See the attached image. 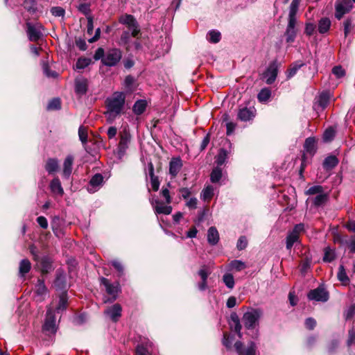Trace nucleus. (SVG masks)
<instances>
[{
    "mask_svg": "<svg viewBox=\"0 0 355 355\" xmlns=\"http://www.w3.org/2000/svg\"><path fill=\"white\" fill-rule=\"evenodd\" d=\"M132 36L131 33L129 31L123 32L121 38H120V44L126 46L127 49H132V46L130 44V37Z\"/></svg>",
    "mask_w": 355,
    "mask_h": 355,
    "instance_id": "nucleus-37",
    "label": "nucleus"
},
{
    "mask_svg": "<svg viewBox=\"0 0 355 355\" xmlns=\"http://www.w3.org/2000/svg\"><path fill=\"white\" fill-rule=\"evenodd\" d=\"M304 148L306 153L315 154L317 149V141L314 137H309L305 140Z\"/></svg>",
    "mask_w": 355,
    "mask_h": 355,
    "instance_id": "nucleus-22",
    "label": "nucleus"
},
{
    "mask_svg": "<svg viewBox=\"0 0 355 355\" xmlns=\"http://www.w3.org/2000/svg\"><path fill=\"white\" fill-rule=\"evenodd\" d=\"M214 195V188L211 185L206 186L200 193V198L203 201H210Z\"/></svg>",
    "mask_w": 355,
    "mask_h": 355,
    "instance_id": "nucleus-25",
    "label": "nucleus"
},
{
    "mask_svg": "<svg viewBox=\"0 0 355 355\" xmlns=\"http://www.w3.org/2000/svg\"><path fill=\"white\" fill-rule=\"evenodd\" d=\"M230 327L232 329V330L234 331L239 338H242V334H241V324L240 323V320L238 317V315L236 314V313H232L231 314V316H230Z\"/></svg>",
    "mask_w": 355,
    "mask_h": 355,
    "instance_id": "nucleus-20",
    "label": "nucleus"
},
{
    "mask_svg": "<svg viewBox=\"0 0 355 355\" xmlns=\"http://www.w3.org/2000/svg\"><path fill=\"white\" fill-rule=\"evenodd\" d=\"M121 311L122 308L121 305L115 304L107 309L105 311V314H106L113 322H117L121 316Z\"/></svg>",
    "mask_w": 355,
    "mask_h": 355,
    "instance_id": "nucleus-16",
    "label": "nucleus"
},
{
    "mask_svg": "<svg viewBox=\"0 0 355 355\" xmlns=\"http://www.w3.org/2000/svg\"><path fill=\"white\" fill-rule=\"evenodd\" d=\"M92 60L90 58H79L76 64V67L78 69H83L87 66H89L91 63Z\"/></svg>",
    "mask_w": 355,
    "mask_h": 355,
    "instance_id": "nucleus-46",
    "label": "nucleus"
},
{
    "mask_svg": "<svg viewBox=\"0 0 355 355\" xmlns=\"http://www.w3.org/2000/svg\"><path fill=\"white\" fill-rule=\"evenodd\" d=\"M304 65L303 62H295L286 71L287 79L293 77L297 71Z\"/></svg>",
    "mask_w": 355,
    "mask_h": 355,
    "instance_id": "nucleus-35",
    "label": "nucleus"
},
{
    "mask_svg": "<svg viewBox=\"0 0 355 355\" xmlns=\"http://www.w3.org/2000/svg\"><path fill=\"white\" fill-rule=\"evenodd\" d=\"M330 100V95L327 92L322 93L317 102L314 104L313 107L315 110H324L329 104Z\"/></svg>",
    "mask_w": 355,
    "mask_h": 355,
    "instance_id": "nucleus-18",
    "label": "nucleus"
},
{
    "mask_svg": "<svg viewBox=\"0 0 355 355\" xmlns=\"http://www.w3.org/2000/svg\"><path fill=\"white\" fill-rule=\"evenodd\" d=\"M352 8L351 0H337L335 3V17L340 20Z\"/></svg>",
    "mask_w": 355,
    "mask_h": 355,
    "instance_id": "nucleus-8",
    "label": "nucleus"
},
{
    "mask_svg": "<svg viewBox=\"0 0 355 355\" xmlns=\"http://www.w3.org/2000/svg\"><path fill=\"white\" fill-rule=\"evenodd\" d=\"M151 205H153L155 212L157 214H166L168 215L172 212V207L170 205H164L155 197H153L150 200Z\"/></svg>",
    "mask_w": 355,
    "mask_h": 355,
    "instance_id": "nucleus-13",
    "label": "nucleus"
},
{
    "mask_svg": "<svg viewBox=\"0 0 355 355\" xmlns=\"http://www.w3.org/2000/svg\"><path fill=\"white\" fill-rule=\"evenodd\" d=\"M355 341V327H352L348 332L347 345L350 347Z\"/></svg>",
    "mask_w": 355,
    "mask_h": 355,
    "instance_id": "nucleus-57",
    "label": "nucleus"
},
{
    "mask_svg": "<svg viewBox=\"0 0 355 355\" xmlns=\"http://www.w3.org/2000/svg\"><path fill=\"white\" fill-rule=\"evenodd\" d=\"M222 178V170L219 166L214 168L210 174V180L212 183H217Z\"/></svg>",
    "mask_w": 355,
    "mask_h": 355,
    "instance_id": "nucleus-36",
    "label": "nucleus"
},
{
    "mask_svg": "<svg viewBox=\"0 0 355 355\" xmlns=\"http://www.w3.org/2000/svg\"><path fill=\"white\" fill-rule=\"evenodd\" d=\"M147 102L145 100H138L137 101L132 107V110L135 114L139 115L141 114L146 108Z\"/></svg>",
    "mask_w": 355,
    "mask_h": 355,
    "instance_id": "nucleus-27",
    "label": "nucleus"
},
{
    "mask_svg": "<svg viewBox=\"0 0 355 355\" xmlns=\"http://www.w3.org/2000/svg\"><path fill=\"white\" fill-rule=\"evenodd\" d=\"M338 279L340 282H341L344 285H347L349 282V279L348 278L345 268L343 266H340L338 272Z\"/></svg>",
    "mask_w": 355,
    "mask_h": 355,
    "instance_id": "nucleus-39",
    "label": "nucleus"
},
{
    "mask_svg": "<svg viewBox=\"0 0 355 355\" xmlns=\"http://www.w3.org/2000/svg\"><path fill=\"white\" fill-rule=\"evenodd\" d=\"M279 69V64L275 60L272 61L267 67L266 70L262 74V78L268 85L272 84L277 76Z\"/></svg>",
    "mask_w": 355,
    "mask_h": 355,
    "instance_id": "nucleus-7",
    "label": "nucleus"
},
{
    "mask_svg": "<svg viewBox=\"0 0 355 355\" xmlns=\"http://www.w3.org/2000/svg\"><path fill=\"white\" fill-rule=\"evenodd\" d=\"M308 298L310 300L324 302L329 299V293L324 288L318 287L317 288L309 291L308 293Z\"/></svg>",
    "mask_w": 355,
    "mask_h": 355,
    "instance_id": "nucleus-9",
    "label": "nucleus"
},
{
    "mask_svg": "<svg viewBox=\"0 0 355 355\" xmlns=\"http://www.w3.org/2000/svg\"><path fill=\"white\" fill-rule=\"evenodd\" d=\"M42 68H43V71H44V74L47 77L55 78L58 76L56 72L51 71L49 70V67L47 64H44Z\"/></svg>",
    "mask_w": 355,
    "mask_h": 355,
    "instance_id": "nucleus-61",
    "label": "nucleus"
},
{
    "mask_svg": "<svg viewBox=\"0 0 355 355\" xmlns=\"http://www.w3.org/2000/svg\"><path fill=\"white\" fill-rule=\"evenodd\" d=\"M87 128L84 125H80L78 128V137L81 142L85 144L87 141Z\"/></svg>",
    "mask_w": 355,
    "mask_h": 355,
    "instance_id": "nucleus-44",
    "label": "nucleus"
},
{
    "mask_svg": "<svg viewBox=\"0 0 355 355\" xmlns=\"http://www.w3.org/2000/svg\"><path fill=\"white\" fill-rule=\"evenodd\" d=\"M286 36L287 42H293L296 36L295 28H287L286 31Z\"/></svg>",
    "mask_w": 355,
    "mask_h": 355,
    "instance_id": "nucleus-53",
    "label": "nucleus"
},
{
    "mask_svg": "<svg viewBox=\"0 0 355 355\" xmlns=\"http://www.w3.org/2000/svg\"><path fill=\"white\" fill-rule=\"evenodd\" d=\"M182 166L180 157H173L170 162L169 172L170 174L175 177L180 171Z\"/></svg>",
    "mask_w": 355,
    "mask_h": 355,
    "instance_id": "nucleus-21",
    "label": "nucleus"
},
{
    "mask_svg": "<svg viewBox=\"0 0 355 355\" xmlns=\"http://www.w3.org/2000/svg\"><path fill=\"white\" fill-rule=\"evenodd\" d=\"M230 269L232 270L241 271L246 268L245 263L240 260H233L230 263Z\"/></svg>",
    "mask_w": 355,
    "mask_h": 355,
    "instance_id": "nucleus-38",
    "label": "nucleus"
},
{
    "mask_svg": "<svg viewBox=\"0 0 355 355\" xmlns=\"http://www.w3.org/2000/svg\"><path fill=\"white\" fill-rule=\"evenodd\" d=\"M248 244L247 239L245 236H241L237 242V248L240 250H243L246 248Z\"/></svg>",
    "mask_w": 355,
    "mask_h": 355,
    "instance_id": "nucleus-62",
    "label": "nucleus"
},
{
    "mask_svg": "<svg viewBox=\"0 0 355 355\" xmlns=\"http://www.w3.org/2000/svg\"><path fill=\"white\" fill-rule=\"evenodd\" d=\"M51 12L55 17H62L64 15V10L61 7L56 6L51 8Z\"/></svg>",
    "mask_w": 355,
    "mask_h": 355,
    "instance_id": "nucleus-58",
    "label": "nucleus"
},
{
    "mask_svg": "<svg viewBox=\"0 0 355 355\" xmlns=\"http://www.w3.org/2000/svg\"><path fill=\"white\" fill-rule=\"evenodd\" d=\"M46 170L49 173H53L58 171V162L57 159L54 158H50L48 159L46 166Z\"/></svg>",
    "mask_w": 355,
    "mask_h": 355,
    "instance_id": "nucleus-34",
    "label": "nucleus"
},
{
    "mask_svg": "<svg viewBox=\"0 0 355 355\" xmlns=\"http://www.w3.org/2000/svg\"><path fill=\"white\" fill-rule=\"evenodd\" d=\"M60 107V101L59 98L52 99L47 105V110H58Z\"/></svg>",
    "mask_w": 355,
    "mask_h": 355,
    "instance_id": "nucleus-54",
    "label": "nucleus"
},
{
    "mask_svg": "<svg viewBox=\"0 0 355 355\" xmlns=\"http://www.w3.org/2000/svg\"><path fill=\"white\" fill-rule=\"evenodd\" d=\"M35 298L37 302H42L48 295V289L44 279H38L34 289Z\"/></svg>",
    "mask_w": 355,
    "mask_h": 355,
    "instance_id": "nucleus-10",
    "label": "nucleus"
},
{
    "mask_svg": "<svg viewBox=\"0 0 355 355\" xmlns=\"http://www.w3.org/2000/svg\"><path fill=\"white\" fill-rule=\"evenodd\" d=\"M335 259V252L333 249L327 247L324 249V261L331 262Z\"/></svg>",
    "mask_w": 355,
    "mask_h": 355,
    "instance_id": "nucleus-47",
    "label": "nucleus"
},
{
    "mask_svg": "<svg viewBox=\"0 0 355 355\" xmlns=\"http://www.w3.org/2000/svg\"><path fill=\"white\" fill-rule=\"evenodd\" d=\"M31 268V263L30 261L27 259H22L19 263V275L20 277H24L26 275Z\"/></svg>",
    "mask_w": 355,
    "mask_h": 355,
    "instance_id": "nucleus-26",
    "label": "nucleus"
},
{
    "mask_svg": "<svg viewBox=\"0 0 355 355\" xmlns=\"http://www.w3.org/2000/svg\"><path fill=\"white\" fill-rule=\"evenodd\" d=\"M219 240V234L218 230L214 227H211L207 232V241L211 245H216Z\"/></svg>",
    "mask_w": 355,
    "mask_h": 355,
    "instance_id": "nucleus-24",
    "label": "nucleus"
},
{
    "mask_svg": "<svg viewBox=\"0 0 355 355\" xmlns=\"http://www.w3.org/2000/svg\"><path fill=\"white\" fill-rule=\"evenodd\" d=\"M141 161H142V162H147L148 163L147 166L145 168L146 174L149 175V177L154 176L155 175V174H154V168H153V165L152 162L148 160L147 157H146V159H144V157L141 159Z\"/></svg>",
    "mask_w": 355,
    "mask_h": 355,
    "instance_id": "nucleus-50",
    "label": "nucleus"
},
{
    "mask_svg": "<svg viewBox=\"0 0 355 355\" xmlns=\"http://www.w3.org/2000/svg\"><path fill=\"white\" fill-rule=\"evenodd\" d=\"M234 347L239 355H259L257 349V345L254 342L248 343L247 347H243V344L241 341H236Z\"/></svg>",
    "mask_w": 355,
    "mask_h": 355,
    "instance_id": "nucleus-6",
    "label": "nucleus"
},
{
    "mask_svg": "<svg viewBox=\"0 0 355 355\" xmlns=\"http://www.w3.org/2000/svg\"><path fill=\"white\" fill-rule=\"evenodd\" d=\"M50 189L54 195L62 196L64 193V190L62 187L61 182L58 178H54L50 183Z\"/></svg>",
    "mask_w": 355,
    "mask_h": 355,
    "instance_id": "nucleus-23",
    "label": "nucleus"
},
{
    "mask_svg": "<svg viewBox=\"0 0 355 355\" xmlns=\"http://www.w3.org/2000/svg\"><path fill=\"white\" fill-rule=\"evenodd\" d=\"M299 236L295 233L291 232L288 233L286 237V248L291 250L293 246L294 243L297 242Z\"/></svg>",
    "mask_w": 355,
    "mask_h": 355,
    "instance_id": "nucleus-41",
    "label": "nucleus"
},
{
    "mask_svg": "<svg viewBox=\"0 0 355 355\" xmlns=\"http://www.w3.org/2000/svg\"><path fill=\"white\" fill-rule=\"evenodd\" d=\"M343 26L345 36L347 37L350 33L353 28L352 21L349 19H347L346 20L344 21Z\"/></svg>",
    "mask_w": 355,
    "mask_h": 355,
    "instance_id": "nucleus-55",
    "label": "nucleus"
},
{
    "mask_svg": "<svg viewBox=\"0 0 355 355\" xmlns=\"http://www.w3.org/2000/svg\"><path fill=\"white\" fill-rule=\"evenodd\" d=\"M223 282L225 284V286L230 289H232L234 287V279L233 275L230 273H225L223 276Z\"/></svg>",
    "mask_w": 355,
    "mask_h": 355,
    "instance_id": "nucleus-43",
    "label": "nucleus"
},
{
    "mask_svg": "<svg viewBox=\"0 0 355 355\" xmlns=\"http://www.w3.org/2000/svg\"><path fill=\"white\" fill-rule=\"evenodd\" d=\"M300 5V0H293L289 8L288 16L296 17Z\"/></svg>",
    "mask_w": 355,
    "mask_h": 355,
    "instance_id": "nucleus-49",
    "label": "nucleus"
},
{
    "mask_svg": "<svg viewBox=\"0 0 355 355\" xmlns=\"http://www.w3.org/2000/svg\"><path fill=\"white\" fill-rule=\"evenodd\" d=\"M103 176L101 173H96L92 176L87 186V191L91 193H95L103 185Z\"/></svg>",
    "mask_w": 355,
    "mask_h": 355,
    "instance_id": "nucleus-14",
    "label": "nucleus"
},
{
    "mask_svg": "<svg viewBox=\"0 0 355 355\" xmlns=\"http://www.w3.org/2000/svg\"><path fill=\"white\" fill-rule=\"evenodd\" d=\"M73 157H67L64 162L63 174L66 178L69 177L72 171Z\"/></svg>",
    "mask_w": 355,
    "mask_h": 355,
    "instance_id": "nucleus-32",
    "label": "nucleus"
},
{
    "mask_svg": "<svg viewBox=\"0 0 355 355\" xmlns=\"http://www.w3.org/2000/svg\"><path fill=\"white\" fill-rule=\"evenodd\" d=\"M43 330L49 333H55L56 331L55 318L51 307H49L47 309Z\"/></svg>",
    "mask_w": 355,
    "mask_h": 355,
    "instance_id": "nucleus-11",
    "label": "nucleus"
},
{
    "mask_svg": "<svg viewBox=\"0 0 355 355\" xmlns=\"http://www.w3.org/2000/svg\"><path fill=\"white\" fill-rule=\"evenodd\" d=\"M271 96V91L268 88L262 89L258 94L257 98L261 103L266 102Z\"/></svg>",
    "mask_w": 355,
    "mask_h": 355,
    "instance_id": "nucleus-40",
    "label": "nucleus"
},
{
    "mask_svg": "<svg viewBox=\"0 0 355 355\" xmlns=\"http://www.w3.org/2000/svg\"><path fill=\"white\" fill-rule=\"evenodd\" d=\"M315 26L314 24L313 23H306V26H305V33L309 35V36H311L313 34V33L315 32Z\"/></svg>",
    "mask_w": 355,
    "mask_h": 355,
    "instance_id": "nucleus-60",
    "label": "nucleus"
},
{
    "mask_svg": "<svg viewBox=\"0 0 355 355\" xmlns=\"http://www.w3.org/2000/svg\"><path fill=\"white\" fill-rule=\"evenodd\" d=\"M336 129L333 127H329L325 130L322 135V139L324 142H331L336 136Z\"/></svg>",
    "mask_w": 355,
    "mask_h": 355,
    "instance_id": "nucleus-31",
    "label": "nucleus"
},
{
    "mask_svg": "<svg viewBox=\"0 0 355 355\" xmlns=\"http://www.w3.org/2000/svg\"><path fill=\"white\" fill-rule=\"evenodd\" d=\"M24 7L30 12H35L37 10L35 0H24Z\"/></svg>",
    "mask_w": 355,
    "mask_h": 355,
    "instance_id": "nucleus-48",
    "label": "nucleus"
},
{
    "mask_svg": "<svg viewBox=\"0 0 355 355\" xmlns=\"http://www.w3.org/2000/svg\"><path fill=\"white\" fill-rule=\"evenodd\" d=\"M119 141L117 145V152L119 155L126 154L132 146V138L130 130L127 127H124L120 131Z\"/></svg>",
    "mask_w": 355,
    "mask_h": 355,
    "instance_id": "nucleus-2",
    "label": "nucleus"
},
{
    "mask_svg": "<svg viewBox=\"0 0 355 355\" xmlns=\"http://www.w3.org/2000/svg\"><path fill=\"white\" fill-rule=\"evenodd\" d=\"M355 314V306H351L345 313V320L351 319Z\"/></svg>",
    "mask_w": 355,
    "mask_h": 355,
    "instance_id": "nucleus-64",
    "label": "nucleus"
},
{
    "mask_svg": "<svg viewBox=\"0 0 355 355\" xmlns=\"http://www.w3.org/2000/svg\"><path fill=\"white\" fill-rule=\"evenodd\" d=\"M119 21L121 24H125L128 26V30L131 32L132 37H137L138 39V35L140 33V29L136 19L132 15H125L122 16L120 18Z\"/></svg>",
    "mask_w": 355,
    "mask_h": 355,
    "instance_id": "nucleus-5",
    "label": "nucleus"
},
{
    "mask_svg": "<svg viewBox=\"0 0 355 355\" xmlns=\"http://www.w3.org/2000/svg\"><path fill=\"white\" fill-rule=\"evenodd\" d=\"M101 284L105 286L107 293L112 296V301L116 299L117 293L120 291L119 283L110 284L105 277L101 279Z\"/></svg>",
    "mask_w": 355,
    "mask_h": 355,
    "instance_id": "nucleus-15",
    "label": "nucleus"
},
{
    "mask_svg": "<svg viewBox=\"0 0 355 355\" xmlns=\"http://www.w3.org/2000/svg\"><path fill=\"white\" fill-rule=\"evenodd\" d=\"M135 83V78L132 76H127L124 80V86L128 89H131Z\"/></svg>",
    "mask_w": 355,
    "mask_h": 355,
    "instance_id": "nucleus-59",
    "label": "nucleus"
},
{
    "mask_svg": "<svg viewBox=\"0 0 355 355\" xmlns=\"http://www.w3.org/2000/svg\"><path fill=\"white\" fill-rule=\"evenodd\" d=\"M256 115L254 107H241L238 111V119L241 121H248L252 120Z\"/></svg>",
    "mask_w": 355,
    "mask_h": 355,
    "instance_id": "nucleus-12",
    "label": "nucleus"
},
{
    "mask_svg": "<svg viewBox=\"0 0 355 355\" xmlns=\"http://www.w3.org/2000/svg\"><path fill=\"white\" fill-rule=\"evenodd\" d=\"M122 58V53L119 49H110L106 51L103 58V64L108 67L116 65Z\"/></svg>",
    "mask_w": 355,
    "mask_h": 355,
    "instance_id": "nucleus-4",
    "label": "nucleus"
},
{
    "mask_svg": "<svg viewBox=\"0 0 355 355\" xmlns=\"http://www.w3.org/2000/svg\"><path fill=\"white\" fill-rule=\"evenodd\" d=\"M322 192V187L321 186H313L310 187L305 193L306 195H315V194H319Z\"/></svg>",
    "mask_w": 355,
    "mask_h": 355,
    "instance_id": "nucleus-56",
    "label": "nucleus"
},
{
    "mask_svg": "<svg viewBox=\"0 0 355 355\" xmlns=\"http://www.w3.org/2000/svg\"><path fill=\"white\" fill-rule=\"evenodd\" d=\"M209 273L210 272L207 270V267L205 266L198 271V275L202 280H207Z\"/></svg>",
    "mask_w": 355,
    "mask_h": 355,
    "instance_id": "nucleus-63",
    "label": "nucleus"
},
{
    "mask_svg": "<svg viewBox=\"0 0 355 355\" xmlns=\"http://www.w3.org/2000/svg\"><path fill=\"white\" fill-rule=\"evenodd\" d=\"M338 163L337 157H327L323 162V166L327 170H331Z\"/></svg>",
    "mask_w": 355,
    "mask_h": 355,
    "instance_id": "nucleus-33",
    "label": "nucleus"
},
{
    "mask_svg": "<svg viewBox=\"0 0 355 355\" xmlns=\"http://www.w3.org/2000/svg\"><path fill=\"white\" fill-rule=\"evenodd\" d=\"M332 73L337 78H340L345 75V69L340 66H336L332 69Z\"/></svg>",
    "mask_w": 355,
    "mask_h": 355,
    "instance_id": "nucleus-52",
    "label": "nucleus"
},
{
    "mask_svg": "<svg viewBox=\"0 0 355 355\" xmlns=\"http://www.w3.org/2000/svg\"><path fill=\"white\" fill-rule=\"evenodd\" d=\"M41 271L43 274L49 272L52 270V261L47 257H44L40 261Z\"/></svg>",
    "mask_w": 355,
    "mask_h": 355,
    "instance_id": "nucleus-29",
    "label": "nucleus"
},
{
    "mask_svg": "<svg viewBox=\"0 0 355 355\" xmlns=\"http://www.w3.org/2000/svg\"><path fill=\"white\" fill-rule=\"evenodd\" d=\"M28 35L31 41H37L41 36V33L34 26L31 24L28 25Z\"/></svg>",
    "mask_w": 355,
    "mask_h": 355,
    "instance_id": "nucleus-30",
    "label": "nucleus"
},
{
    "mask_svg": "<svg viewBox=\"0 0 355 355\" xmlns=\"http://www.w3.org/2000/svg\"><path fill=\"white\" fill-rule=\"evenodd\" d=\"M331 26V21L327 17L322 18L318 22V31L321 34L326 33Z\"/></svg>",
    "mask_w": 355,
    "mask_h": 355,
    "instance_id": "nucleus-28",
    "label": "nucleus"
},
{
    "mask_svg": "<svg viewBox=\"0 0 355 355\" xmlns=\"http://www.w3.org/2000/svg\"><path fill=\"white\" fill-rule=\"evenodd\" d=\"M67 305V297L66 293H63L60 296L58 305L56 306V311L60 313L66 309Z\"/></svg>",
    "mask_w": 355,
    "mask_h": 355,
    "instance_id": "nucleus-42",
    "label": "nucleus"
},
{
    "mask_svg": "<svg viewBox=\"0 0 355 355\" xmlns=\"http://www.w3.org/2000/svg\"><path fill=\"white\" fill-rule=\"evenodd\" d=\"M207 40L212 43H217L220 40V33L217 31H210L208 33Z\"/></svg>",
    "mask_w": 355,
    "mask_h": 355,
    "instance_id": "nucleus-45",
    "label": "nucleus"
},
{
    "mask_svg": "<svg viewBox=\"0 0 355 355\" xmlns=\"http://www.w3.org/2000/svg\"><path fill=\"white\" fill-rule=\"evenodd\" d=\"M152 345V343L148 339H145L137 346L135 355H153L150 351Z\"/></svg>",
    "mask_w": 355,
    "mask_h": 355,
    "instance_id": "nucleus-17",
    "label": "nucleus"
},
{
    "mask_svg": "<svg viewBox=\"0 0 355 355\" xmlns=\"http://www.w3.org/2000/svg\"><path fill=\"white\" fill-rule=\"evenodd\" d=\"M234 338L232 336H230L227 333L223 334V344L227 349H230L232 347V344L233 342Z\"/></svg>",
    "mask_w": 355,
    "mask_h": 355,
    "instance_id": "nucleus-51",
    "label": "nucleus"
},
{
    "mask_svg": "<svg viewBox=\"0 0 355 355\" xmlns=\"http://www.w3.org/2000/svg\"><path fill=\"white\" fill-rule=\"evenodd\" d=\"M87 80L84 78H78L75 80V91L79 95L86 94L87 91Z\"/></svg>",
    "mask_w": 355,
    "mask_h": 355,
    "instance_id": "nucleus-19",
    "label": "nucleus"
},
{
    "mask_svg": "<svg viewBox=\"0 0 355 355\" xmlns=\"http://www.w3.org/2000/svg\"><path fill=\"white\" fill-rule=\"evenodd\" d=\"M125 94L123 92H114L105 101L104 112L107 122L112 123L120 116L125 110Z\"/></svg>",
    "mask_w": 355,
    "mask_h": 355,
    "instance_id": "nucleus-1",
    "label": "nucleus"
},
{
    "mask_svg": "<svg viewBox=\"0 0 355 355\" xmlns=\"http://www.w3.org/2000/svg\"><path fill=\"white\" fill-rule=\"evenodd\" d=\"M263 312L260 309H249L243 315V322L248 329H254L259 324Z\"/></svg>",
    "mask_w": 355,
    "mask_h": 355,
    "instance_id": "nucleus-3",
    "label": "nucleus"
}]
</instances>
